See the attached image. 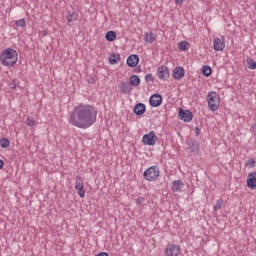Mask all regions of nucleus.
I'll use <instances>...</instances> for the list:
<instances>
[{
	"mask_svg": "<svg viewBox=\"0 0 256 256\" xmlns=\"http://www.w3.org/2000/svg\"><path fill=\"white\" fill-rule=\"evenodd\" d=\"M69 121L78 129H89L97 121V111L92 105L80 104L73 108Z\"/></svg>",
	"mask_w": 256,
	"mask_h": 256,
	"instance_id": "1",
	"label": "nucleus"
},
{
	"mask_svg": "<svg viewBox=\"0 0 256 256\" xmlns=\"http://www.w3.org/2000/svg\"><path fill=\"white\" fill-rule=\"evenodd\" d=\"M18 59L19 54L17 53V50L13 48L5 49L0 55V61L4 67H13Z\"/></svg>",
	"mask_w": 256,
	"mask_h": 256,
	"instance_id": "2",
	"label": "nucleus"
},
{
	"mask_svg": "<svg viewBox=\"0 0 256 256\" xmlns=\"http://www.w3.org/2000/svg\"><path fill=\"white\" fill-rule=\"evenodd\" d=\"M220 98L216 92L208 93V108L210 111H217L219 109Z\"/></svg>",
	"mask_w": 256,
	"mask_h": 256,
	"instance_id": "3",
	"label": "nucleus"
},
{
	"mask_svg": "<svg viewBox=\"0 0 256 256\" xmlns=\"http://www.w3.org/2000/svg\"><path fill=\"white\" fill-rule=\"evenodd\" d=\"M159 175L160 171L158 166H151L147 168L143 173V177L146 181H156Z\"/></svg>",
	"mask_w": 256,
	"mask_h": 256,
	"instance_id": "4",
	"label": "nucleus"
},
{
	"mask_svg": "<svg viewBox=\"0 0 256 256\" xmlns=\"http://www.w3.org/2000/svg\"><path fill=\"white\" fill-rule=\"evenodd\" d=\"M178 117L181 121H184V123H191V121H193V112H191V110H184L180 108Z\"/></svg>",
	"mask_w": 256,
	"mask_h": 256,
	"instance_id": "5",
	"label": "nucleus"
},
{
	"mask_svg": "<svg viewBox=\"0 0 256 256\" xmlns=\"http://www.w3.org/2000/svg\"><path fill=\"white\" fill-rule=\"evenodd\" d=\"M157 135H155V131H150L148 134H145L142 138V142L144 145L153 146L157 143Z\"/></svg>",
	"mask_w": 256,
	"mask_h": 256,
	"instance_id": "6",
	"label": "nucleus"
},
{
	"mask_svg": "<svg viewBox=\"0 0 256 256\" xmlns=\"http://www.w3.org/2000/svg\"><path fill=\"white\" fill-rule=\"evenodd\" d=\"M186 143L188 145V151H190V153H193L194 155H199V141L193 138H189L187 139Z\"/></svg>",
	"mask_w": 256,
	"mask_h": 256,
	"instance_id": "7",
	"label": "nucleus"
},
{
	"mask_svg": "<svg viewBox=\"0 0 256 256\" xmlns=\"http://www.w3.org/2000/svg\"><path fill=\"white\" fill-rule=\"evenodd\" d=\"M179 253H181V247H179V245L168 244L165 249L166 256H178Z\"/></svg>",
	"mask_w": 256,
	"mask_h": 256,
	"instance_id": "8",
	"label": "nucleus"
},
{
	"mask_svg": "<svg viewBox=\"0 0 256 256\" xmlns=\"http://www.w3.org/2000/svg\"><path fill=\"white\" fill-rule=\"evenodd\" d=\"M75 189L79 195V197H85V185L81 179V176L76 177Z\"/></svg>",
	"mask_w": 256,
	"mask_h": 256,
	"instance_id": "9",
	"label": "nucleus"
},
{
	"mask_svg": "<svg viewBox=\"0 0 256 256\" xmlns=\"http://www.w3.org/2000/svg\"><path fill=\"white\" fill-rule=\"evenodd\" d=\"M157 75L158 78L161 79V81H167V79L169 78V68L167 66L158 67Z\"/></svg>",
	"mask_w": 256,
	"mask_h": 256,
	"instance_id": "10",
	"label": "nucleus"
},
{
	"mask_svg": "<svg viewBox=\"0 0 256 256\" xmlns=\"http://www.w3.org/2000/svg\"><path fill=\"white\" fill-rule=\"evenodd\" d=\"M149 103L151 107H159L163 103V96L161 94H153L149 99Z\"/></svg>",
	"mask_w": 256,
	"mask_h": 256,
	"instance_id": "11",
	"label": "nucleus"
},
{
	"mask_svg": "<svg viewBox=\"0 0 256 256\" xmlns=\"http://www.w3.org/2000/svg\"><path fill=\"white\" fill-rule=\"evenodd\" d=\"M246 183H247L248 189H252V190L256 189V171L250 172L248 174Z\"/></svg>",
	"mask_w": 256,
	"mask_h": 256,
	"instance_id": "12",
	"label": "nucleus"
},
{
	"mask_svg": "<svg viewBox=\"0 0 256 256\" xmlns=\"http://www.w3.org/2000/svg\"><path fill=\"white\" fill-rule=\"evenodd\" d=\"M120 93H123V95H131V91H133V88H131V84L127 82H120L119 85Z\"/></svg>",
	"mask_w": 256,
	"mask_h": 256,
	"instance_id": "13",
	"label": "nucleus"
},
{
	"mask_svg": "<svg viewBox=\"0 0 256 256\" xmlns=\"http://www.w3.org/2000/svg\"><path fill=\"white\" fill-rule=\"evenodd\" d=\"M126 63L128 67H137V65H139V55L137 54L130 55L126 60Z\"/></svg>",
	"mask_w": 256,
	"mask_h": 256,
	"instance_id": "14",
	"label": "nucleus"
},
{
	"mask_svg": "<svg viewBox=\"0 0 256 256\" xmlns=\"http://www.w3.org/2000/svg\"><path fill=\"white\" fill-rule=\"evenodd\" d=\"M213 47L215 51H223L225 49V40L216 38L213 42Z\"/></svg>",
	"mask_w": 256,
	"mask_h": 256,
	"instance_id": "15",
	"label": "nucleus"
},
{
	"mask_svg": "<svg viewBox=\"0 0 256 256\" xmlns=\"http://www.w3.org/2000/svg\"><path fill=\"white\" fill-rule=\"evenodd\" d=\"M173 77L174 79H183L185 77V69L181 66L176 67L173 70Z\"/></svg>",
	"mask_w": 256,
	"mask_h": 256,
	"instance_id": "16",
	"label": "nucleus"
},
{
	"mask_svg": "<svg viewBox=\"0 0 256 256\" xmlns=\"http://www.w3.org/2000/svg\"><path fill=\"white\" fill-rule=\"evenodd\" d=\"M147 111V107L143 103H137L134 106V113L135 115L141 116Z\"/></svg>",
	"mask_w": 256,
	"mask_h": 256,
	"instance_id": "17",
	"label": "nucleus"
},
{
	"mask_svg": "<svg viewBox=\"0 0 256 256\" xmlns=\"http://www.w3.org/2000/svg\"><path fill=\"white\" fill-rule=\"evenodd\" d=\"M129 83L132 87H139L141 85V78L138 75H132L129 78Z\"/></svg>",
	"mask_w": 256,
	"mask_h": 256,
	"instance_id": "18",
	"label": "nucleus"
},
{
	"mask_svg": "<svg viewBox=\"0 0 256 256\" xmlns=\"http://www.w3.org/2000/svg\"><path fill=\"white\" fill-rule=\"evenodd\" d=\"M155 34L153 32H146L144 35V41L145 43H153V41H156Z\"/></svg>",
	"mask_w": 256,
	"mask_h": 256,
	"instance_id": "19",
	"label": "nucleus"
},
{
	"mask_svg": "<svg viewBox=\"0 0 256 256\" xmlns=\"http://www.w3.org/2000/svg\"><path fill=\"white\" fill-rule=\"evenodd\" d=\"M181 187H183V181L175 180L172 182V191L179 192L181 191Z\"/></svg>",
	"mask_w": 256,
	"mask_h": 256,
	"instance_id": "20",
	"label": "nucleus"
},
{
	"mask_svg": "<svg viewBox=\"0 0 256 256\" xmlns=\"http://www.w3.org/2000/svg\"><path fill=\"white\" fill-rule=\"evenodd\" d=\"M106 41L113 42L117 39V33L115 31H108L105 35Z\"/></svg>",
	"mask_w": 256,
	"mask_h": 256,
	"instance_id": "21",
	"label": "nucleus"
},
{
	"mask_svg": "<svg viewBox=\"0 0 256 256\" xmlns=\"http://www.w3.org/2000/svg\"><path fill=\"white\" fill-rule=\"evenodd\" d=\"M117 61H121V55L120 54H111V57L109 58V63L111 65H117Z\"/></svg>",
	"mask_w": 256,
	"mask_h": 256,
	"instance_id": "22",
	"label": "nucleus"
},
{
	"mask_svg": "<svg viewBox=\"0 0 256 256\" xmlns=\"http://www.w3.org/2000/svg\"><path fill=\"white\" fill-rule=\"evenodd\" d=\"M189 47H191V44H189V42L187 41H181L179 44H178V49L180 51H188L189 50Z\"/></svg>",
	"mask_w": 256,
	"mask_h": 256,
	"instance_id": "23",
	"label": "nucleus"
},
{
	"mask_svg": "<svg viewBox=\"0 0 256 256\" xmlns=\"http://www.w3.org/2000/svg\"><path fill=\"white\" fill-rule=\"evenodd\" d=\"M201 71L204 77H210L211 73H213V70L210 66H203Z\"/></svg>",
	"mask_w": 256,
	"mask_h": 256,
	"instance_id": "24",
	"label": "nucleus"
},
{
	"mask_svg": "<svg viewBox=\"0 0 256 256\" xmlns=\"http://www.w3.org/2000/svg\"><path fill=\"white\" fill-rule=\"evenodd\" d=\"M9 145H11V142L9 141V139L7 138L0 139V147H2V149H7Z\"/></svg>",
	"mask_w": 256,
	"mask_h": 256,
	"instance_id": "25",
	"label": "nucleus"
},
{
	"mask_svg": "<svg viewBox=\"0 0 256 256\" xmlns=\"http://www.w3.org/2000/svg\"><path fill=\"white\" fill-rule=\"evenodd\" d=\"M66 19H67L68 23H73V21H77V14H75V12H73L72 14L69 13L66 16Z\"/></svg>",
	"mask_w": 256,
	"mask_h": 256,
	"instance_id": "26",
	"label": "nucleus"
},
{
	"mask_svg": "<svg viewBox=\"0 0 256 256\" xmlns=\"http://www.w3.org/2000/svg\"><path fill=\"white\" fill-rule=\"evenodd\" d=\"M223 207V200L219 199L216 201V204L214 205V211H219Z\"/></svg>",
	"mask_w": 256,
	"mask_h": 256,
	"instance_id": "27",
	"label": "nucleus"
},
{
	"mask_svg": "<svg viewBox=\"0 0 256 256\" xmlns=\"http://www.w3.org/2000/svg\"><path fill=\"white\" fill-rule=\"evenodd\" d=\"M16 27H25L27 25V22L25 19H20L15 22Z\"/></svg>",
	"mask_w": 256,
	"mask_h": 256,
	"instance_id": "28",
	"label": "nucleus"
},
{
	"mask_svg": "<svg viewBox=\"0 0 256 256\" xmlns=\"http://www.w3.org/2000/svg\"><path fill=\"white\" fill-rule=\"evenodd\" d=\"M255 159H253V158H250V159H248V161L246 162V167H250V169L251 168H253V167H255Z\"/></svg>",
	"mask_w": 256,
	"mask_h": 256,
	"instance_id": "29",
	"label": "nucleus"
},
{
	"mask_svg": "<svg viewBox=\"0 0 256 256\" xmlns=\"http://www.w3.org/2000/svg\"><path fill=\"white\" fill-rule=\"evenodd\" d=\"M26 125H28V127H33L35 125V120L31 117H28L26 120Z\"/></svg>",
	"mask_w": 256,
	"mask_h": 256,
	"instance_id": "30",
	"label": "nucleus"
},
{
	"mask_svg": "<svg viewBox=\"0 0 256 256\" xmlns=\"http://www.w3.org/2000/svg\"><path fill=\"white\" fill-rule=\"evenodd\" d=\"M8 86L10 87V89H17V79H14L11 82H9Z\"/></svg>",
	"mask_w": 256,
	"mask_h": 256,
	"instance_id": "31",
	"label": "nucleus"
},
{
	"mask_svg": "<svg viewBox=\"0 0 256 256\" xmlns=\"http://www.w3.org/2000/svg\"><path fill=\"white\" fill-rule=\"evenodd\" d=\"M248 68L255 69L256 68V62L254 60H247Z\"/></svg>",
	"mask_w": 256,
	"mask_h": 256,
	"instance_id": "32",
	"label": "nucleus"
},
{
	"mask_svg": "<svg viewBox=\"0 0 256 256\" xmlns=\"http://www.w3.org/2000/svg\"><path fill=\"white\" fill-rule=\"evenodd\" d=\"M145 81H146V83H149V81H152V83H153V81H155V77H153V74H147L145 76Z\"/></svg>",
	"mask_w": 256,
	"mask_h": 256,
	"instance_id": "33",
	"label": "nucleus"
},
{
	"mask_svg": "<svg viewBox=\"0 0 256 256\" xmlns=\"http://www.w3.org/2000/svg\"><path fill=\"white\" fill-rule=\"evenodd\" d=\"M143 201H145V198H143V197L137 198L136 205H141V203H143Z\"/></svg>",
	"mask_w": 256,
	"mask_h": 256,
	"instance_id": "34",
	"label": "nucleus"
},
{
	"mask_svg": "<svg viewBox=\"0 0 256 256\" xmlns=\"http://www.w3.org/2000/svg\"><path fill=\"white\" fill-rule=\"evenodd\" d=\"M95 78L93 76H89L88 83H91L92 85L95 84Z\"/></svg>",
	"mask_w": 256,
	"mask_h": 256,
	"instance_id": "35",
	"label": "nucleus"
},
{
	"mask_svg": "<svg viewBox=\"0 0 256 256\" xmlns=\"http://www.w3.org/2000/svg\"><path fill=\"white\" fill-rule=\"evenodd\" d=\"M195 134H196V137H199V135H201V129H199V127L195 128Z\"/></svg>",
	"mask_w": 256,
	"mask_h": 256,
	"instance_id": "36",
	"label": "nucleus"
},
{
	"mask_svg": "<svg viewBox=\"0 0 256 256\" xmlns=\"http://www.w3.org/2000/svg\"><path fill=\"white\" fill-rule=\"evenodd\" d=\"M176 5H183L185 0H174Z\"/></svg>",
	"mask_w": 256,
	"mask_h": 256,
	"instance_id": "37",
	"label": "nucleus"
},
{
	"mask_svg": "<svg viewBox=\"0 0 256 256\" xmlns=\"http://www.w3.org/2000/svg\"><path fill=\"white\" fill-rule=\"evenodd\" d=\"M96 256H109V253H107V252H100Z\"/></svg>",
	"mask_w": 256,
	"mask_h": 256,
	"instance_id": "38",
	"label": "nucleus"
},
{
	"mask_svg": "<svg viewBox=\"0 0 256 256\" xmlns=\"http://www.w3.org/2000/svg\"><path fill=\"white\" fill-rule=\"evenodd\" d=\"M4 165H5V162H3V160L0 159V169H1L2 167H4Z\"/></svg>",
	"mask_w": 256,
	"mask_h": 256,
	"instance_id": "39",
	"label": "nucleus"
}]
</instances>
